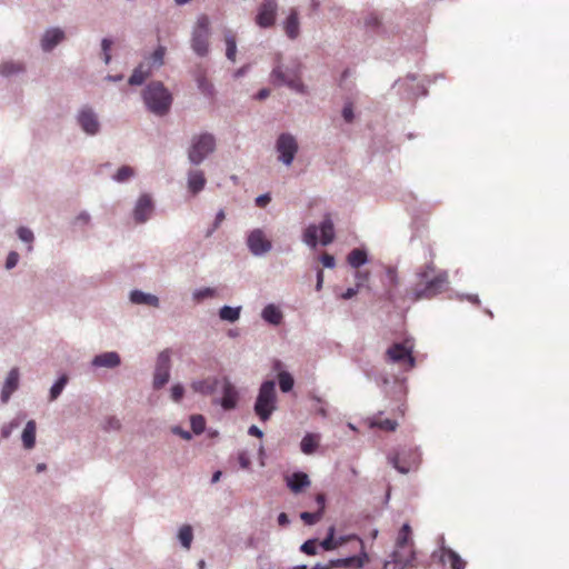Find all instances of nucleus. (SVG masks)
<instances>
[{
    "label": "nucleus",
    "mask_w": 569,
    "mask_h": 569,
    "mask_svg": "<svg viewBox=\"0 0 569 569\" xmlns=\"http://www.w3.org/2000/svg\"><path fill=\"white\" fill-rule=\"evenodd\" d=\"M435 264L430 262L418 273L421 282L408 292L413 301L431 299L447 289L449 283L447 271H439L430 278L435 273Z\"/></svg>",
    "instance_id": "obj_1"
},
{
    "label": "nucleus",
    "mask_w": 569,
    "mask_h": 569,
    "mask_svg": "<svg viewBox=\"0 0 569 569\" xmlns=\"http://www.w3.org/2000/svg\"><path fill=\"white\" fill-rule=\"evenodd\" d=\"M143 100L151 112L162 116L169 111L172 97L161 82H151L143 91Z\"/></svg>",
    "instance_id": "obj_2"
},
{
    "label": "nucleus",
    "mask_w": 569,
    "mask_h": 569,
    "mask_svg": "<svg viewBox=\"0 0 569 569\" xmlns=\"http://www.w3.org/2000/svg\"><path fill=\"white\" fill-rule=\"evenodd\" d=\"M413 349V340L410 338L405 339L402 342L391 345L385 353V359L387 362L403 367L405 370H411L416 366Z\"/></svg>",
    "instance_id": "obj_3"
},
{
    "label": "nucleus",
    "mask_w": 569,
    "mask_h": 569,
    "mask_svg": "<svg viewBox=\"0 0 569 569\" xmlns=\"http://www.w3.org/2000/svg\"><path fill=\"white\" fill-rule=\"evenodd\" d=\"M389 463L400 473L417 471L421 465V453L416 447H403L388 456Z\"/></svg>",
    "instance_id": "obj_4"
},
{
    "label": "nucleus",
    "mask_w": 569,
    "mask_h": 569,
    "mask_svg": "<svg viewBox=\"0 0 569 569\" xmlns=\"http://www.w3.org/2000/svg\"><path fill=\"white\" fill-rule=\"evenodd\" d=\"M277 395L276 385L272 380L264 381L260 389L254 403V412L261 421L270 419L276 410Z\"/></svg>",
    "instance_id": "obj_5"
},
{
    "label": "nucleus",
    "mask_w": 569,
    "mask_h": 569,
    "mask_svg": "<svg viewBox=\"0 0 569 569\" xmlns=\"http://www.w3.org/2000/svg\"><path fill=\"white\" fill-rule=\"evenodd\" d=\"M320 230V242L323 246L330 244L335 240V227L330 214H326L319 227ZM318 227L310 224L303 232V241L311 248H315L318 243L317 240Z\"/></svg>",
    "instance_id": "obj_6"
},
{
    "label": "nucleus",
    "mask_w": 569,
    "mask_h": 569,
    "mask_svg": "<svg viewBox=\"0 0 569 569\" xmlns=\"http://www.w3.org/2000/svg\"><path fill=\"white\" fill-rule=\"evenodd\" d=\"M209 34L210 20L208 16L201 14L197 19L191 38L193 51L201 57L206 56L209 51Z\"/></svg>",
    "instance_id": "obj_7"
},
{
    "label": "nucleus",
    "mask_w": 569,
    "mask_h": 569,
    "mask_svg": "<svg viewBox=\"0 0 569 569\" xmlns=\"http://www.w3.org/2000/svg\"><path fill=\"white\" fill-rule=\"evenodd\" d=\"M216 148L214 137L210 133H202L194 137L190 146L188 157L193 164L201 163L204 158L213 152Z\"/></svg>",
    "instance_id": "obj_8"
},
{
    "label": "nucleus",
    "mask_w": 569,
    "mask_h": 569,
    "mask_svg": "<svg viewBox=\"0 0 569 569\" xmlns=\"http://www.w3.org/2000/svg\"><path fill=\"white\" fill-rule=\"evenodd\" d=\"M271 78L277 84H286L290 89L303 93L305 86L300 79V67L297 64L293 68L282 70L281 67H277L271 72Z\"/></svg>",
    "instance_id": "obj_9"
},
{
    "label": "nucleus",
    "mask_w": 569,
    "mask_h": 569,
    "mask_svg": "<svg viewBox=\"0 0 569 569\" xmlns=\"http://www.w3.org/2000/svg\"><path fill=\"white\" fill-rule=\"evenodd\" d=\"M276 148L279 152V160L284 164L290 166L298 151V143L295 137L289 133L280 134L277 140Z\"/></svg>",
    "instance_id": "obj_10"
},
{
    "label": "nucleus",
    "mask_w": 569,
    "mask_h": 569,
    "mask_svg": "<svg viewBox=\"0 0 569 569\" xmlns=\"http://www.w3.org/2000/svg\"><path fill=\"white\" fill-rule=\"evenodd\" d=\"M170 351L163 350L159 353L153 376V387L156 389L162 388L170 378Z\"/></svg>",
    "instance_id": "obj_11"
},
{
    "label": "nucleus",
    "mask_w": 569,
    "mask_h": 569,
    "mask_svg": "<svg viewBox=\"0 0 569 569\" xmlns=\"http://www.w3.org/2000/svg\"><path fill=\"white\" fill-rule=\"evenodd\" d=\"M278 11L277 0H262L256 16V23L260 28H270L276 22Z\"/></svg>",
    "instance_id": "obj_12"
},
{
    "label": "nucleus",
    "mask_w": 569,
    "mask_h": 569,
    "mask_svg": "<svg viewBox=\"0 0 569 569\" xmlns=\"http://www.w3.org/2000/svg\"><path fill=\"white\" fill-rule=\"evenodd\" d=\"M247 244L251 253L254 256L264 254L272 248L271 241L261 229H254L249 233Z\"/></svg>",
    "instance_id": "obj_13"
},
{
    "label": "nucleus",
    "mask_w": 569,
    "mask_h": 569,
    "mask_svg": "<svg viewBox=\"0 0 569 569\" xmlns=\"http://www.w3.org/2000/svg\"><path fill=\"white\" fill-rule=\"evenodd\" d=\"M222 392V398L220 400H213V402L220 403L224 410L234 409L239 400V392L228 378L223 379Z\"/></svg>",
    "instance_id": "obj_14"
},
{
    "label": "nucleus",
    "mask_w": 569,
    "mask_h": 569,
    "mask_svg": "<svg viewBox=\"0 0 569 569\" xmlns=\"http://www.w3.org/2000/svg\"><path fill=\"white\" fill-rule=\"evenodd\" d=\"M153 211V202L150 196L142 194L134 207L133 217L139 223L146 222Z\"/></svg>",
    "instance_id": "obj_15"
},
{
    "label": "nucleus",
    "mask_w": 569,
    "mask_h": 569,
    "mask_svg": "<svg viewBox=\"0 0 569 569\" xmlns=\"http://www.w3.org/2000/svg\"><path fill=\"white\" fill-rule=\"evenodd\" d=\"M78 122L88 134H96L99 131V121L90 108H83L79 112Z\"/></svg>",
    "instance_id": "obj_16"
},
{
    "label": "nucleus",
    "mask_w": 569,
    "mask_h": 569,
    "mask_svg": "<svg viewBox=\"0 0 569 569\" xmlns=\"http://www.w3.org/2000/svg\"><path fill=\"white\" fill-rule=\"evenodd\" d=\"M316 502L318 506L317 511H303L300 513L301 520L308 526H312L321 520L326 508V496L323 493H318L316 496Z\"/></svg>",
    "instance_id": "obj_17"
},
{
    "label": "nucleus",
    "mask_w": 569,
    "mask_h": 569,
    "mask_svg": "<svg viewBox=\"0 0 569 569\" xmlns=\"http://www.w3.org/2000/svg\"><path fill=\"white\" fill-rule=\"evenodd\" d=\"M440 560L443 565H449L450 569H465L467 562L452 549L442 547L440 549Z\"/></svg>",
    "instance_id": "obj_18"
},
{
    "label": "nucleus",
    "mask_w": 569,
    "mask_h": 569,
    "mask_svg": "<svg viewBox=\"0 0 569 569\" xmlns=\"http://www.w3.org/2000/svg\"><path fill=\"white\" fill-rule=\"evenodd\" d=\"M19 386V370L17 368H12L4 381L2 391H1V400L2 402H7L12 395L13 391L17 390Z\"/></svg>",
    "instance_id": "obj_19"
},
{
    "label": "nucleus",
    "mask_w": 569,
    "mask_h": 569,
    "mask_svg": "<svg viewBox=\"0 0 569 569\" xmlns=\"http://www.w3.org/2000/svg\"><path fill=\"white\" fill-rule=\"evenodd\" d=\"M287 485L292 492L299 493L310 486V479L307 473L299 471L287 478Z\"/></svg>",
    "instance_id": "obj_20"
},
{
    "label": "nucleus",
    "mask_w": 569,
    "mask_h": 569,
    "mask_svg": "<svg viewBox=\"0 0 569 569\" xmlns=\"http://www.w3.org/2000/svg\"><path fill=\"white\" fill-rule=\"evenodd\" d=\"M218 379L213 377H209L202 380H197L191 383V388L194 392L201 393L203 396L212 395L218 386Z\"/></svg>",
    "instance_id": "obj_21"
},
{
    "label": "nucleus",
    "mask_w": 569,
    "mask_h": 569,
    "mask_svg": "<svg viewBox=\"0 0 569 569\" xmlns=\"http://www.w3.org/2000/svg\"><path fill=\"white\" fill-rule=\"evenodd\" d=\"M120 356L117 352H103L98 355L92 360L94 367L116 368L120 365Z\"/></svg>",
    "instance_id": "obj_22"
},
{
    "label": "nucleus",
    "mask_w": 569,
    "mask_h": 569,
    "mask_svg": "<svg viewBox=\"0 0 569 569\" xmlns=\"http://www.w3.org/2000/svg\"><path fill=\"white\" fill-rule=\"evenodd\" d=\"M393 561L401 566H408L415 560L413 543L406 545L403 548L396 547L392 555Z\"/></svg>",
    "instance_id": "obj_23"
},
{
    "label": "nucleus",
    "mask_w": 569,
    "mask_h": 569,
    "mask_svg": "<svg viewBox=\"0 0 569 569\" xmlns=\"http://www.w3.org/2000/svg\"><path fill=\"white\" fill-rule=\"evenodd\" d=\"M283 29L288 38L296 39L300 32V23L298 18V11L291 9L288 18L284 21Z\"/></svg>",
    "instance_id": "obj_24"
},
{
    "label": "nucleus",
    "mask_w": 569,
    "mask_h": 569,
    "mask_svg": "<svg viewBox=\"0 0 569 569\" xmlns=\"http://www.w3.org/2000/svg\"><path fill=\"white\" fill-rule=\"evenodd\" d=\"M64 38V33L60 29H51L48 30L42 40L41 46L44 51H50L54 46H57Z\"/></svg>",
    "instance_id": "obj_25"
},
{
    "label": "nucleus",
    "mask_w": 569,
    "mask_h": 569,
    "mask_svg": "<svg viewBox=\"0 0 569 569\" xmlns=\"http://www.w3.org/2000/svg\"><path fill=\"white\" fill-rule=\"evenodd\" d=\"M206 184V178L201 170L190 171L188 174V188L189 190L196 194L200 192Z\"/></svg>",
    "instance_id": "obj_26"
},
{
    "label": "nucleus",
    "mask_w": 569,
    "mask_h": 569,
    "mask_svg": "<svg viewBox=\"0 0 569 569\" xmlns=\"http://www.w3.org/2000/svg\"><path fill=\"white\" fill-rule=\"evenodd\" d=\"M319 442L320 435L307 433L300 442V449L305 455H312L319 447Z\"/></svg>",
    "instance_id": "obj_27"
},
{
    "label": "nucleus",
    "mask_w": 569,
    "mask_h": 569,
    "mask_svg": "<svg viewBox=\"0 0 569 569\" xmlns=\"http://www.w3.org/2000/svg\"><path fill=\"white\" fill-rule=\"evenodd\" d=\"M130 300L136 305H148V306H152V307L159 306L158 297L150 295V293H144L139 290H133L131 292Z\"/></svg>",
    "instance_id": "obj_28"
},
{
    "label": "nucleus",
    "mask_w": 569,
    "mask_h": 569,
    "mask_svg": "<svg viewBox=\"0 0 569 569\" xmlns=\"http://www.w3.org/2000/svg\"><path fill=\"white\" fill-rule=\"evenodd\" d=\"M368 261L367 252L363 249L356 248L347 256V262L350 267L359 269Z\"/></svg>",
    "instance_id": "obj_29"
},
{
    "label": "nucleus",
    "mask_w": 569,
    "mask_h": 569,
    "mask_svg": "<svg viewBox=\"0 0 569 569\" xmlns=\"http://www.w3.org/2000/svg\"><path fill=\"white\" fill-rule=\"evenodd\" d=\"M36 422L30 420L27 422L22 432V442L26 449H31L36 443Z\"/></svg>",
    "instance_id": "obj_30"
},
{
    "label": "nucleus",
    "mask_w": 569,
    "mask_h": 569,
    "mask_svg": "<svg viewBox=\"0 0 569 569\" xmlns=\"http://www.w3.org/2000/svg\"><path fill=\"white\" fill-rule=\"evenodd\" d=\"M262 318L267 322L277 326L282 320V312L274 305H268L262 310Z\"/></svg>",
    "instance_id": "obj_31"
},
{
    "label": "nucleus",
    "mask_w": 569,
    "mask_h": 569,
    "mask_svg": "<svg viewBox=\"0 0 569 569\" xmlns=\"http://www.w3.org/2000/svg\"><path fill=\"white\" fill-rule=\"evenodd\" d=\"M370 427L372 428H379L385 431H395L398 427V423L396 420L382 418L381 415L375 416L370 420Z\"/></svg>",
    "instance_id": "obj_32"
},
{
    "label": "nucleus",
    "mask_w": 569,
    "mask_h": 569,
    "mask_svg": "<svg viewBox=\"0 0 569 569\" xmlns=\"http://www.w3.org/2000/svg\"><path fill=\"white\" fill-rule=\"evenodd\" d=\"M335 531H336L335 527H330L326 539L323 541H321L320 546L325 550H333V549L338 548L339 546H342L347 541V539L342 538V537H340L339 539L336 540Z\"/></svg>",
    "instance_id": "obj_33"
},
{
    "label": "nucleus",
    "mask_w": 569,
    "mask_h": 569,
    "mask_svg": "<svg viewBox=\"0 0 569 569\" xmlns=\"http://www.w3.org/2000/svg\"><path fill=\"white\" fill-rule=\"evenodd\" d=\"M149 67H146L141 63L133 70L131 77L129 78V83L132 86L141 84L149 77Z\"/></svg>",
    "instance_id": "obj_34"
},
{
    "label": "nucleus",
    "mask_w": 569,
    "mask_h": 569,
    "mask_svg": "<svg viewBox=\"0 0 569 569\" xmlns=\"http://www.w3.org/2000/svg\"><path fill=\"white\" fill-rule=\"evenodd\" d=\"M224 42H226V56L229 60L234 61L236 54H237V43H236V36L228 31L224 34Z\"/></svg>",
    "instance_id": "obj_35"
},
{
    "label": "nucleus",
    "mask_w": 569,
    "mask_h": 569,
    "mask_svg": "<svg viewBox=\"0 0 569 569\" xmlns=\"http://www.w3.org/2000/svg\"><path fill=\"white\" fill-rule=\"evenodd\" d=\"M411 528L408 523H405L399 530L396 547L403 548L406 545H412Z\"/></svg>",
    "instance_id": "obj_36"
},
{
    "label": "nucleus",
    "mask_w": 569,
    "mask_h": 569,
    "mask_svg": "<svg viewBox=\"0 0 569 569\" xmlns=\"http://www.w3.org/2000/svg\"><path fill=\"white\" fill-rule=\"evenodd\" d=\"M178 538H179V540H180L181 545H182L186 549H190V547H191V542H192V539H193V533H192V528H191V526H189V525H183V526L179 529Z\"/></svg>",
    "instance_id": "obj_37"
},
{
    "label": "nucleus",
    "mask_w": 569,
    "mask_h": 569,
    "mask_svg": "<svg viewBox=\"0 0 569 569\" xmlns=\"http://www.w3.org/2000/svg\"><path fill=\"white\" fill-rule=\"evenodd\" d=\"M219 316L222 320L234 322L240 317V308L224 306L220 309Z\"/></svg>",
    "instance_id": "obj_38"
},
{
    "label": "nucleus",
    "mask_w": 569,
    "mask_h": 569,
    "mask_svg": "<svg viewBox=\"0 0 569 569\" xmlns=\"http://www.w3.org/2000/svg\"><path fill=\"white\" fill-rule=\"evenodd\" d=\"M278 381L282 392H289L295 383L292 376L287 371L279 372Z\"/></svg>",
    "instance_id": "obj_39"
},
{
    "label": "nucleus",
    "mask_w": 569,
    "mask_h": 569,
    "mask_svg": "<svg viewBox=\"0 0 569 569\" xmlns=\"http://www.w3.org/2000/svg\"><path fill=\"white\" fill-rule=\"evenodd\" d=\"M197 83H198V88H199V90L201 91L202 94H204L207 97H212L213 96V86L204 77V74H199L197 77Z\"/></svg>",
    "instance_id": "obj_40"
},
{
    "label": "nucleus",
    "mask_w": 569,
    "mask_h": 569,
    "mask_svg": "<svg viewBox=\"0 0 569 569\" xmlns=\"http://www.w3.org/2000/svg\"><path fill=\"white\" fill-rule=\"evenodd\" d=\"M133 176H134L133 168H131L129 166H122L121 168L118 169V171L113 176V179L118 182H124V181L129 180L130 178H132Z\"/></svg>",
    "instance_id": "obj_41"
},
{
    "label": "nucleus",
    "mask_w": 569,
    "mask_h": 569,
    "mask_svg": "<svg viewBox=\"0 0 569 569\" xmlns=\"http://www.w3.org/2000/svg\"><path fill=\"white\" fill-rule=\"evenodd\" d=\"M190 423H191V428L196 435H200L204 431L206 420L201 415L191 416Z\"/></svg>",
    "instance_id": "obj_42"
},
{
    "label": "nucleus",
    "mask_w": 569,
    "mask_h": 569,
    "mask_svg": "<svg viewBox=\"0 0 569 569\" xmlns=\"http://www.w3.org/2000/svg\"><path fill=\"white\" fill-rule=\"evenodd\" d=\"M67 381H68V378L66 376H62L51 387V389H50V398H51V400H54V399H57L59 397V395L62 392Z\"/></svg>",
    "instance_id": "obj_43"
},
{
    "label": "nucleus",
    "mask_w": 569,
    "mask_h": 569,
    "mask_svg": "<svg viewBox=\"0 0 569 569\" xmlns=\"http://www.w3.org/2000/svg\"><path fill=\"white\" fill-rule=\"evenodd\" d=\"M356 286L360 289L365 287L370 279V271L357 269L355 273Z\"/></svg>",
    "instance_id": "obj_44"
},
{
    "label": "nucleus",
    "mask_w": 569,
    "mask_h": 569,
    "mask_svg": "<svg viewBox=\"0 0 569 569\" xmlns=\"http://www.w3.org/2000/svg\"><path fill=\"white\" fill-rule=\"evenodd\" d=\"M317 547H318L317 540L310 539L302 543V546L300 547V550L302 552H305L306 555L313 556L317 553Z\"/></svg>",
    "instance_id": "obj_45"
},
{
    "label": "nucleus",
    "mask_w": 569,
    "mask_h": 569,
    "mask_svg": "<svg viewBox=\"0 0 569 569\" xmlns=\"http://www.w3.org/2000/svg\"><path fill=\"white\" fill-rule=\"evenodd\" d=\"M17 233L18 237L24 242L31 243L33 241V232L26 227H20Z\"/></svg>",
    "instance_id": "obj_46"
},
{
    "label": "nucleus",
    "mask_w": 569,
    "mask_h": 569,
    "mask_svg": "<svg viewBox=\"0 0 569 569\" xmlns=\"http://www.w3.org/2000/svg\"><path fill=\"white\" fill-rule=\"evenodd\" d=\"M184 393V388L182 385L177 383L171 387V398L173 401L178 402L182 399Z\"/></svg>",
    "instance_id": "obj_47"
},
{
    "label": "nucleus",
    "mask_w": 569,
    "mask_h": 569,
    "mask_svg": "<svg viewBox=\"0 0 569 569\" xmlns=\"http://www.w3.org/2000/svg\"><path fill=\"white\" fill-rule=\"evenodd\" d=\"M20 70H21V67L16 63H3L0 69L1 73L4 76H9L14 72H19Z\"/></svg>",
    "instance_id": "obj_48"
},
{
    "label": "nucleus",
    "mask_w": 569,
    "mask_h": 569,
    "mask_svg": "<svg viewBox=\"0 0 569 569\" xmlns=\"http://www.w3.org/2000/svg\"><path fill=\"white\" fill-rule=\"evenodd\" d=\"M342 117H343L346 122H352L353 121L355 113H353V106H352V103H347L343 107V109H342Z\"/></svg>",
    "instance_id": "obj_49"
},
{
    "label": "nucleus",
    "mask_w": 569,
    "mask_h": 569,
    "mask_svg": "<svg viewBox=\"0 0 569 569\" xmlns=\"http://www.w3.org/2000/svg\"><path fill=\"white\" fill-rule=\"evenodd\" d=\"M18 260H19V254L16 252V251H11L8 257H7V260H6V268L7 269H12L13 267L17 266L18 263Z\"/></svg>",
    "instance_id": "obj_50"
},
{
    "label": "nucleus",
    "mask_w": 569,
    "mask_h": 569,
    "mask_svg": "<svg viewBox=\"0 0 569 569\" xmlns=\"http://www.w3.org/2000/svg\"><path fill=\"white\" fill-rule=\"evenodd\" d=\"M213 295H214L213 289L204 288V289H201V290H198L197 292H194V298L197 300H202L204 298L212 297Z\"/></svg>",
    "instance_id": "obj_51"
},
{
    "label": "nucleus",
    "mask_w": 569,
    "mask_h": 569,
    "mask_svg": "<svg viewBox=\"0 0 569 569\" xmlns=\"http://www.w3.org/2000/svg\"><path fill=\"white\" fill-rule=\"evenodd\" d=\"M111 48V41L109 39L102 40V51H103V59L106 63L110 62L111 56L109 53V50Z\"/></svg>",
    "instance_id": "obj_52"
},
{
    "label": "nucleus",
    "mask_w": 569,
    "mask_h": 569,
    "mask_svg": "<svg viewBox=\"0 0 569 569\" xmlns=\"http://www.w3.org/2000/svg\"><path fill=\"white\" fill-rule=\"evenodd\" d=\"M238 462H239L240 467L243 469L249 468V466L251 463L249 456L244 451H241L238 453Z\"/></svg>",
    "instance_id": "obj_53"
},
{
    "label": "nucleus",
    "mask_w": 569,
    "mask_h": 569,
    "mask_svg": "<svg viewBox=\"0 0 569 569\" xmlns=\"http://www.w3.org/2000/svg\"><path fill=\"white\" fill-rule=\"evenodd\" d=\"M321 263L323 264V267L326 268H333L335 264H336V261H335V257L325 252L322 256H321Z\"/></svg>",
    "instance_id": "obj_54"
},
{
    "label": "nucleus",
    "mask_w": 569,
    "mask_h": 569,
    "mask_svg": "<svg viewBox=\"0 0 569 569\" xmlns=\"http://www.w3.org/2000/svg\"><path fill=\"white\" fill-rule=\"evenodd\" d=\"M164 48L163 47H159L158 49H156V51L152 53V59L156 63H158L159 66H161L163 63V57H164Z\"/></svg>",
    "instance_id": "obj_55"
},
{
    "label": "nucleus",
    "mask_w": 569,
    "mask_h": 569,
    "mask_svg": "<svg viewBox=\"0 0 569 569\" xmlns=\"http://www.w3.org/2000/svg\"><path fill=\"white\" fill-rule=\"evenodd\" d=\"M224 218H226L224 211L223 210H219V212L217 213L216 219H214L213 228H212V230H210L208 232L207 236H210L213 232V230H216L220 226V223L224 220Z\"/></svg>",
    "instance_id": "obj_56"
},
{
    "label": "nucleus",
    "mask_w": 569,
    "mask_h": 569,
    "mask_svg": "<svg viewBox=\"0 0 569 569\" xmlns=\"http://www.w3.org/2000/svg\"><path fill=\"white\" fill-rule=\"evenodd\" d=\"M366 24L369 27H378L380 24V19L378 14L370 13L368 18L366 19Z\"/></svg>",
    "instance_id": "obj_57"
},
{
    "label": "nucleus",
    "mask_w": 569,
    "mask_h": 569,
    "mask_svg": "<svg viewBox=\"0 0 569 569\" xmlns=\"http://www.w3.org/2000/svg\"><path fill=\"white\" fill-rule=\"evenodd\" d=\"M312 399L315 401H317V403L319 405L317 408H316V412L322 417H327V409L325 408L323 403H322V400L316 396H312Z\"/></svg>",
    "instance_id": "obj_58"
},
{
    "label": "nucleus",
    "mask_w": 569,
    "mask_h": 569,
    "mask_svg": "<svg viewBox=\"0 0 569 569\" xmlns=\"http://www.w3.org/2000/svg\"><path fill=\"white\" fill-rule=\"evenodd\" d=\"M271 198L268 193L261 194L256 199V204L260 208L266 207L270 202Z\"/></svg>",
    "instance_id": "obj_59"
},
{
    "label": "nucleus",
    "mask_w": 569,
    "mask_h": 569,
    "mask_svg": "<svg viewBox=\"0 0 569 569\" xmlns=\"http://www.w3.org/2000/svg\"><path fill=\"white\" fill-rule=\"evenodd\" d=\"M359 291V288L356 286L355 288H348L342 295L341 299L348 300L355 297Z\"/></svg>",
    "instance_id": "obj_60"
},
{
    "label": "nucleus",
    "mask_w": 569,
    "mask_h": 569,
    "mask_svg": "<svg viewBox=\"0 0 569 569\" xmlns=\"http://www.w3.org/2000/svg\"><path fill=\"white\" fill-rule=\"evenodd\" d=\"M249 435L261 438L263 436V432L257 426H251L249 428Z\"/></svg>",
    "instance_id": "obj_61"
},
{
    "label": "nucleus",
    "mask_w": 569,
    "mask_h": 569,
    "mask_svg": "<svg viewBox=\"0 0 569 569\" xmlns=\"http://www.w3.org/2000/svg\"><path fill=\"white\" fill-rule=\"evenodd\" d=\"M387 274H388V278L390 279V281L396 284L397 282V272L395 269L392 268H387Z\"/></svg>",
    "instance_id": "obj_62"
},
{
    "label": "nucleus",
    "mask_w": 569,
    "mask_h": 569,
    "mask_svg": "<svg viewBox=\"0 0 569 569\" xmlns=\"http://www.w3.org/2000/svg\"><path fill=\"white\" fill-rule=\"evenodd\" d=\"M278 523L280 526H286L289 523V518L287 516V513L284 512H281L279 516H278Z\"/></svg>",
    "instance_id": "obj_63"
},
{
    "label": "nucleus",
    "mask_w": 569,
    "mask_h": 569,
    "mask_svg": "<svg viewBox=\"0 0 569 569\" xmlns=\"http://www.w3.org/2000/svg\"><path fill=\"white\" fill-rule=\"evenodd\" d=\"M270 94V90L269 89H261L258 93H257V99L258 100H263L266 98H268Z\"/></svg>",
    "instance_id": "obj_64"
}]
</instances>
